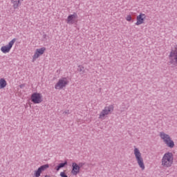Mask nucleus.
Wrapping results in <instances>:
<instances>
[{
    "instance_id": "obj_1",
    "label": "nucleus",
    "mask_w": 177,
    "mask_h": 177,
    "mask_svg": "<svg viewBox=\"0 0 177 177\" xmlns=\"http://www.w3.org/2000/svg\"><path fill=\"white\" fill-rule=\"evenodd\" d=\"M161 162L163 168H171L174 165V154L171 152L165 153L162 158Z\"/></svg>"
},
{
    "instance_id": "obj_2",
    "label": "nucleus",
    "mask_w": 177,
    "mask_h": 177,
    "mask_svg": "<svg viewBox=\"0 0 177 177\" xmlns=\"http://www.w3.org/2000/svg\"><path fill=\"white\" fill-rule=\"evenodd\" d=\"M160 139H162V140H163L164 143L167 145V147H170V149H174V147H175V142H174V140H172L169 135L164 132H160Z\"/></svg>"
},
{
    "instance_id": "obj_3",
    "label": "nucleus",
    "mask_w": 177,
    "mask_h": 177,
    "mask_svg": "<svg viewBox=\"0 0 177 177\" xmlns=\"http://www.w3.org/2000/svg\"><path fill=\"white\" fill-rule=\"evenodd\" d=\"M133 153L136 160L140 168H141L142 171L145 170V162L143 161V157H142V153H140V151L138 148L134 149Z\"/></svg>"
},
{
    "instance_id": "obj_4",
    "label": "nucleus",
    "mask_w": 177,
    "mask_h": 177,
    "mask_svg": "<svg viewBox=\"0 0 177 177\" xmlns=\"http://www.w3.org/2000/svg\"><path fill=\"white\" fill-rule=\"evenodd\" d=\"M16 41V38H14L11 41H10L7 45L2 46L0 48L1 52L3 53L4 55H6V53H9L10 50H12L13 45H15Z\"/></svg>"
},
{
    "instance_id": "obj_5",
    "label": "nucleus",
    "mask_w": 177,
    "mask_h": 177,
    "mask_svg": "<svg viewBox=\"0 0 177 177\" xmlns=\"http://www.w3.org/2000/svg\"><path fill=\"white\" fill-rule=\"evenodd\" d=\"M68 79L67 77H62L55 85V88L60 91V89H63V88H66L67 85L69 84Z\"/></svg>"
},
{
    "instance_id": "obj_6",
    "label": "nucleus",
    "mask_w": 177,
    "mask_h": 177,
    "mask_svg": "<svg viewBox=\"0 0 177 177\" xmlns=\"http://www.w3.org/2000/svg\"><path fill=\"white\" fill-rule=\"evenodd\" d=\"M30 100L32 103H34V104H39V103H42V102H44V97L41 93L36 92L31 95Z\"/></svg>"
},
{
    "instance_id": "obj_7",
    "label": "nucleus",
    "mask_w": 177,
    "mask_h": 177,
    "mask_svg": "<svg viewBox=\"0 0 177 177\" xmlns=\"http://www.w3.org/2000/svg\"><path fill=\"white\" fill-rule=\"evenodd\" d=\"M114 110V106L109 105L108 106H105L104 109L100 112L99 119L104 120L106 115H109Z\"/></svg>"
},
{
    "instance_id": "obj_8",
    "label": "nucleus",
    "mask_w": 177,
    "mask_h": 177,
    "mask_svg": "<svg viewBox=\"0 0 177 177\" xmlns=\"http://www.w3.org/2000/svg\"><path fill=\"white\" fill-rule=\"evenodd\" d=\"M67 24H75L78 23V15L76 12L69 15L66 19Z\"/></svg>"
},
{
    "instance_id": "obj_9",
    "label": "nucleus",
    "mask_w": 177,
    "mask_h": 177,
    "mask_svg": "<svg viewBox=\"0 0 177 177\" xmlns=\"http://www.w3.org/2000/svg\"><path fill=\"white\" fill-rule=\"evenodd\" d=\"M46 51V48L42 47L40 48H37L36 50L35 51L34 55H32V62L35 60H37L40 56H42L44 53Z\"/></svg>"
},
{
    "instance_id": "obj_10",
    "label": "nucleus",
    "mask_w": 177,
    "mask_h": 177,
    "mask_svg": "<svg viewBox=\"0 0 177 177\" xmlns=\"http://www.w3.org/2000/svg\"><path fill=\"white\" fill-rule=\"evenodd\" d=\"M145 20H146V14L142 13V12L140 13L136 17V26H140L142 24H144Z\"/></svg>"
},
{
    "instance_id": "obj_11",
    "label": "nucleus",
    "mask_w": 177,
    "mask_h": 177,
    "mask_svg": "<svg viewBox=\"0 0 177 177\" xmlns=\"http://www.w3.org/2000/svg\"><path fill=\"white\" fill-rule=\"evenodd\" d=\"M49 168V165H44L38 168L37 170L35 171L34 176L39 177L41 176V174H42L43 171L45 169H48Z\"/></svg>"
},
{
    "instance_id": "obj_12",
    "label": "nucleus",
    "mask_w": 177,
    "mask_h": 177,
    "mask_svg": "<svg viewBox=\"0 0 177 177\" xmlns=\"http://www.w3.org/2000/svg\"><path fill=\"white\" fill-rule=\"evenodd\" d=\"M80 169H81V167L78 166V164L75 162L72 163V170H71L72 175L77 176V174H80Z\"/></svg>"
},
{
    "instance_id": "obj_13",
    "label": "nucleus",
    "mask_w": 177,
    "mask_h": 177,
    "mask_svg": "<svg viewBox=\"0 0 177 177\" xmlns=\"http://www.w3.org/2000/svg\"><path fill=\"white\" fill-rule=\"evenodd\" d=\"M6 80L3 78L0 79V89H3V88H6Z\"/></svg>"
},
{
    "instance_id": "obj_14",
    "label": "nucleus",
    "mask_w": 177,
    "mask_h": 177,
    "mask_svg": "<svg viewBox=\"0 0 177 177\" xmlns=\"http://www.w3.org/2000/svg\"><path fill=\"white\" fill-rule=\"evenodd\" d=\"M11 3H12V6L14 9H17L19 8V6L20 5V0L18 1H15V0H11Z\"/></svg>"
},
{
    "instance_id": "obj_15",
    "label": "nucleus",
    "mask_w": 177,
    "mask_h": 177,
    "mask_svg": "<svg viewBox=\"0 0 177 177\" xmlns=\"http://www.w3.org/2000/svg\"><path fill=\"white\" fill-rule=\"evenodd\" d=\"M67 165V162H65L64 163H60L58 166L55 167L56 171H59L60 168H64Z\"/></svg>"
},
{
    "instance_id": "obj_16",
    "label": "nucleus",
    "mask_w": 177,
    "mask_h": 177,
    "mask_svg": "<svg viewBox=\"0 0 177 177\" xmlns=\"http://www.w3.org/2000/svg\"><path fill=\"white\" fill-rule=\"evenodd\" d=\"M77 71L84 74V73H85V68L83 66L80 65L77 68Z\"/></svg>"
},
{
    "instance_id": "obj_17",
    "label": "nucleus",
    "mask_w": 177,
    "mask_h": 177,
    "mask_svg": "<svg viewBox=\"0 0 177 177\" xmlns=\"http://www.w3.org/2000/svg\"><path fill=\"white\" fill-rule=\"evenodd\" d=\"M125 19L127 21H129V22L132 21V15H127V17H125Z\"/></svg>"
},
{
    "instance_id": "obj_18",
    "label": "nucleus",
    "mask_w": 177,
    "mask_h": 177,
    "mask_svg": "<svg viewBox=\"0 0 177 177\" xmlns=\"http://www.w3.org/2000/svg\"><path fill=\"white\" fill-rule=\"evenodd\" d=\"M45 177H50V176H48V175H46V176H45Z\"/></svg>"
}]
</instances>
